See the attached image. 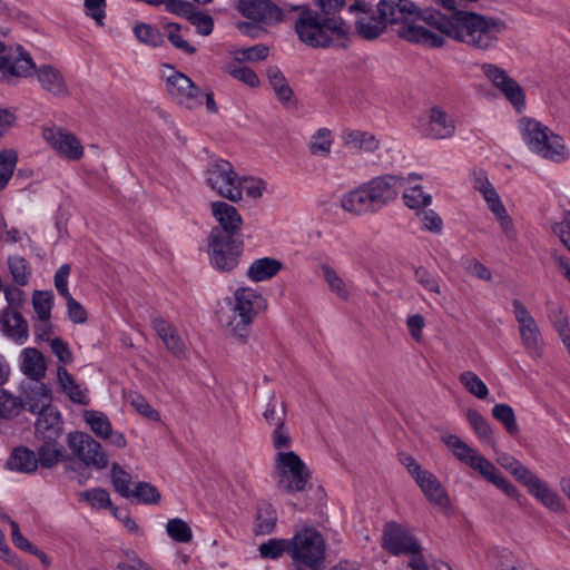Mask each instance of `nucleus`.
<instances>
[{
	"mask_svg": "<svg viewBox=\"0 0 570 570\" xmlns=\"http://www.w3.org/2000/svg\"><path fill=\"white\" fill-rule=\"evenodd\" d=\"M504 29L502 20L474 11L443 13L436 9L417 8L415 14L399 27L397 35L403 40L430 48H441L448 37L485 51L495 47Z\"/></svg>",
	"mask_w": 570,
	"mask_h": 570,
	"instance_id": "obj_1",
	"label": "nucleus"
},
{
	"mask_svg": "<svg viewBox=\"0 0 570 570\" xmlns=\"http://www.w3.org/2000/svg\"><path fill=\"white\" fill-rule=\"evenodd\" d=\"M416 179L420 177L415 174L409 175L407 178L395 175L375 177L361 187L346 193L341 198V206L344 210L356 215L375 213L395 199L405 184Z\"/></svg>",
	"mask_w": 570,
	"mask_h": 570,
	"instance_id": "obj_2",
	"label": "nucleus"
},
{
	"mask_svg": "<svg viewBox=\"0 0 570 570\" xmlns=\"http://www.w3.org/2000/svg\"><path fill=\"white\" fill-rule=\"evenodd\" d=\"M295 31L298 39L312 48L344 46L351 32V26L342 18L321 17L318 12L303 7L296 21Z\"/></svg>",
	"mask_w": 570,
	"mask_h": 570,
	"instance_id": "obj_3",
	"label": "nucleus"
},
{
	"mask_svg": "<svg viewBox=\"0 0 570 570\" xmlns=\"http://www.w3.org/2000/svg\"><path fill=\"white\" fill-rule=\"evenodd\" d=\"M440 439L458 461L478 471L487 481L495 485L509 498L519 500L521 495L518 489L503 476L490 460L468 445L456 434L443 432Z\"/></svg>",
	"mask_w": 570,
	"mask_h": 570,
	"instance_id": "obj_4",
	"label": "nucleus"
},
{
	"mask_svg": "<svg viewBox=\"0 0 570 570\" xmlns=\"http://www.w3.org/2000/svg\"><path fill=\"white\" fill-rule=\"evenodd\" d=\"M266 307L267 301L257 289L252 287L236 289L225 321L226 331L235 337L246 338L249 326Z\"/></svg>",
	"mask_w": 570,
	"mask_h": 570,
	"instance_id": "obj_5",
	"label": "nucleus"
},
{
	"mask_svg": "<svg viewBox=\"0 0 570 570\" xmlns=\"http://www.w3.org/2000/svg\"><path fill=\"white\" fill-rule=\"evenodd\" d=\"M325 550L323 535L311 527L296 531L289 539V558L294 570H323Z\"/></svg>",
	"mask_w": 570,
	"mask_h": 570,
	"instance_id": "obj_6",
	"label": "nucleus"
},
{
	"mask_svg": "<svg viewBox=\"0 0 570 570\" xmlns=\"http://www.w3.org/2000/svg\"><path fill=\"white\" fill-rule=\"evenodd\" d=\"M520 130L524 142L533 153L553 161L566 159L564 140L547 126L531 118H522Z\"/></svg>",
	"mask_w": 570,
	"mask_h": 570,
	"instance_id": "obj_7",
	"label": "nucleus"
},
{
	"mask_svg": "<svg viewBox=\"0 0 570 570\" xmlns=\"http://www.w3.org/2000/svg\"><path fill=\"white\" fill-rule=\"evenodd\" d=\"M275 470L278 476V488L286 493L303 491L309 479L307 466L293 451L276 454Z\"/></svg>",
	"mask_w": 570,
	"mask_h": 570,
	"instance_id": "obj_8",
	"label": "nucleus"
},
{
	"mask_svg": "<svg viewBox=\"0 0 570 570\" xmlns=\"http://www.w3.org/2000/svg\"><path fill=\"white\" fill-rule=\"evenodd\" d=\"M206 181L219 196L230 202L242 199V188H238L239 177L229 161L224 159L212 160L206 170Z\"/></svg>",
	"mask_w": 570,
	"mask_h": 570,
	"instance_id": "obj_9",
	"label": "nucleus"
},
{
	"mask_svg": "<svg viewBox=\"0 0 570 570\" xmlns=\"http://www.w3.org/2000/svg\"><path fill=\"white\" fill-rule=\"evenodd\" d=\"M244 242L242 237L208 236V255L212 266L230 272L239 263Z\"/></svg>",
	"mask_w": 570,
	"mask_h": 570,
	"instance_id": "obj_10",
	"label": "nucleus"
},
{
	"mask_svg": "<svg viewBox=\"0 0 570 570\" xmlns=\"http://www.w3.org/2000/svg\"><path fill=\"white\" fill-rule=\"evenodd\" d=\"M415 128L417 132L428 139H449L455 134L454 118L441 106L434 105L420 116Z\"/></svg>",
	"mask_w": 570,
	"mask_h": 570,
	"instance_id": "obj_11",
	"label": "nucleus"
},
{
	"mask_svg": "<svg viewBox=\"0 0 570 570\" xmlns=\"http://www.w3.org/2000/svg\"><path fill=\"white\" fill-rule=\"evenodd\" d=\"M33 68L35 61L21 46L7 49L0 42V80L10 83L17 78H27Z\"/></svg>",
	"mask_w": 570,
	"mask_h": 570,
	"instance_id": "obj_12",
	"label": "nucleus"
},
{
	"mask_svg": "<svg viewBox=\"0 0 570 570\" xmlns=\"http://www.w3.org/2000/svg\"><path fill=\"white\" fill-rule=\"evenodd\" d=\"M512 307L523 347L530 355L540 356L543 338L535 320L521 301L513 299Z\"/></svg>",
	"mask_w": 570,
	"mask_h": 570,
	"instance_id": "obj_13",
	"label": "nucleus"
},
{
	"mask_svg": "<svg viewBox=\"0 0 570 570\" xmlns=\"http://www.w3.org/2000/svg\"><path fill=\"white\" fill-rule=\"evenodd\" d=\"M166 68L169 70V73L165 75L166 90L169 96L175 101L189 109L202 105L200 89L193 82V80L171 66H166Z\"/></svg>",
	"mask_w": 570,
	"mask_h": 570,
	"instance_id": "obj_14",
	"label": "nucleus"
},
{
	"mask_svg": "<svg viewBox=\"0 0 570 570\" xmlns=\"http://www.w3.org/2000/svg\"><path fill=\"white\" fill-rule=\"evenodd\" d=\"M68 446L88 466L102 470L108 465V458L102 446L87 433H69Z\"/></svg>",
	"mask_w": 570,
	"mask_h": 570,
	"instance_id": "obj_15",
	"label": "nucleus"
},
{
	"mask_svg": "<svg viewBox=\"0 0 570 570\" xmlns=\"http://www.w3.org/2000/svg\"><path fill=\"white\" fill-rule=\"evenodd\" d=\"M237 10L253 22L265 27L279 23L283 10L271 0H238Z\"/></svg>",
	"mask_w": 570,
	"mask_h": 570,
	"instance_id": "obj_16",
	"label": "nucleus"
},
{
	"mask_svg": "<svg viewBox=\"0 0 570 570\" xmlns=\"http://www.w3.org/2000/svg\"><path fill=\"white\" fill-rule=\"evenodd\" d=\"M212 214L218 226L212 229L209 236L242 237L243 219L233 205L225 202H214L212 203Z\"/></svg>",
	"mask_w": 570,
	"mask_h": 570,
	"instance_id": "obj_17",
	"label": "nucleus"
},
{
	"mask_svg": "<svg viewBox=\"0 0 570 570\" xmlns=\"http://www.w3.org/2000/svg\"><path fill=\"white\" fill-rule=\"evenodd\" d=\"M482 70L487 78L519 111L524 107V92L522 88L503 69L491 63H484Z\"/></svg>",
	"mask_w": 570,
	"mask_h": 570,
	"instance_id": "obj_18",
	"label": "nucleus"
},
{
	"mask_svg": "<svg viewBox=\"0 0 570 570\" xmlns=\"http://www.w3.org/2000/svg\"><path fill=\"white\" fill-rule=\"evenodd\" d=\"M382 546L393 556L407 554L420 549L413 534L394 522L384 527Z\"/></svg>",
	"mask_w": 570,
	"mask_h": 570,
	"instance_id": "obj_19",
	"label": "nucleus"
},
{
	"mask_svg": "<svg viewBox=\"0 0 570 570\" xmlns=\"http://www.w3.org/2000/svg\"><path fill=\"white\" fill-rule=\"evenodd\" d=\"M45 140L60 155L77 160L83 155V147L78 138L60 127H48L43 129Z\"/></svg>",
	"mask_w": 570,
	"mask_h": 570,
	"instance_id": "obj_20",
	"label": "nucleus"
},
{
	"mask_svg": "<svg viewBox=\"0 0 570 570\" xmlns=\"http://www.w3.org/2000/svg\"><path fill=\"white\" fill-rule=\"evenodd\" d=\"M51 400L50 389L40 381H35L22 385V397L19 400L20 409L23 407L31 413H40L47 407H52Z\"/></svg>",
	"mask_w": 570,
	"mask_h": 570,
	"instance_id": "obj_21",
	"label": "nucleus"
},
{
	"mask_svg": "<svg viewBox=\"0 0 570 570\" xmlns=\"http://www.w3.org/2000/svg\"><path fill=\"white\" fill-rule=\"evenodd\" d=\"M417 7L410 0H380L377 11L386 26H403L415 12Z\"/></svg>",
	"mask_w": 570,
	"mask_h": 570,
	"instance_id": "obj_22",
	"label": "nucleus"
},
{
	"mask_svg": "<svg viewBox=\"0 0 570 570\" xmlns=\"http://www.w3.org/2000/svg\"><path fill=\"white\" fill-rule=\"evenodd\" d=\"M35 435L38 441H58L62 435V419L60 412L55 407L38 413Z\"/></svg>",
	"mask_w": 570,
	"mask_h": 570,
	"instance_id": "obj_23",
	"label": "nucleus"
},
{
	"mask_svg": "<svg viewBox=\"0 0 570 570\" xmlns=\"http://www.w3.org/2000/svg\"><path fill=\"white\" fill-rule=\"evenodd\" d=\"M0 327L3 335L18 345L28 341L29 325L18 311L3 309L0 315Z\"/></svg>",
	"mask_w": 570,
	"mask_h": 570,
	"instance_id": "obj_24",
	"label": "nucleus"
},
{
	"mask_svg": "<svg viewBox=\"0 0 570 570\" xmlns=\"http://www.w3.org/2000/svg\"><path fill=\"white\" fill-rule=\"evenodd\" d=\"M414 480L430 503L441 509L450 508V498L439 479L432 472L424 470Z\"/></svg>",
	"mask_w": 570,
	"mask_h": 570,
	"instance_id": "obj_25",
	"label": "nucleus"
},
{
	"mask_svg": "<svg viewBox=\"0 0 570 570\" xmlns=\"http://www.w3.org/2000/svg\"><path fill=\"white\" fill-rule=\"evenodd\" d=\"M33 72L37 75L38 82L41 88L56 97H66L68 95V86L61 71L51 65L35 66Z\"/></svg>",
	"mask_w": 570,
	"mask_h": 570,
	"instance_id": "obj_26",
	"label": "nucleus"
},
{
	"mask_svg": "<svg viewBox=\"0 0 570 570\" xmlns=\"http://www.w3.org/2000/svg\"><path fill=\"white\" fill-rule=\"evenodd\" d=\"M20 370L28 379L41 381L47 371L43 354L35 347L23 348L20 353Z\"/></svg>",
	"mask_w": 570,
	"mask_h": 570,
	"instance_id": "obj_27",
	"label": "nucleus"
},
{
	"mask_svg": "<svg viewBox=\"0 0 570 570\" xmlns=\"http://www.w3.org/2000/svg\"><path fill=\"white\" fill-rule=\"evenodd\" d=\"M341 139L346 148L361 153H374L380 148L379 139L364 130L344 129L341 132Z\"/></svg>",
	"mask_w": 570,
	"mask_h": 570,
	"instance_id": "obj_28",
	"label": "nucleus"
},
{
	"mask_svg": "<svg viewBox=\"0 0 570 570\" xmlns=\"http://www.w3.org/2000/svg\"><path fill=\"white\" fill-rule=\"evenodd\" d=\"M153 327L157 335L161 338L166 347L176 356L185 355L186 346L176 328L163 318H155Z\"/></svg>",
	"mask_w": 570,
	"mask_h": 570,
	"instance_id": "obj_29",
	"label": "nucleus"
},
{
	"mask_svg": "<svg viewBox=\"0 0 570 570\" xmlns=\"http://www.w3.org/2000/svg\"><path fill=\"white\" fill-rule=\"evenodd\" d=\"M283 268L281 261L272 257L255 259L248 267L246 275L253 282H265L273 278Z\"/></svg>",
	"mask_w": 570,
	"mask_h": 570,
	"instance_id": "obj_30",
	"label": "nucleus"
},
{
	"mask_svg": "<svg viewBox=\"0 0 570 570\" xmlns=\"http://www.w3.org/2000/svg\"><path fill=\"white\" fill-rule=\"evenodd\" d=\"M530 494L552 511L561 509L560 498L542 480L533 474L524 484Z\"/></svg>",
	"mask_w": 570,
	"mask_h": 570,
	"instance_id": "obj_31",
	"label": "nucleus"
},
{
	"mask_svg": "<svg viewBox=\"0 0 570 570\" xmlns=\"http://www.w3.org/2000/svg\"><path fill=\"white\" fill-rule=\"evenodd\" d=\"M7 466L21 473H33L38 468L36 452L28 448H17L7 461Z\"/></svg>",
	"mask_w": 570,
	"mask_h": 570,
	"instance_id": "obj_32",
	"label": "nucleus"
},
{
	"mask_svg": "<svg viewBox=\"0 0 570 570\" xmlns=\"http://www.w3.org/2000/svg\"><path fill=\"white\" fill-rule=\"evenodd\" d=\"M41 444L37 450L38 465L51 469L59 464L63 459L65 449L59 441H39Z\"/></svg>",
	"mask_w": 570,
	"mask_h": 570,
	"instance_id": "obj_33",
	"label": "nucleus"
},
{
	"mask_svg": "<svg viewBox=\"0 0 570 570\" xmlns=\"http://www.w3.org/2000/svg\"><path fill=\"white\" fill-rule=\"evenodd\" d=\"M489 209L495 215L505 236L512 239L515 236L512 219L507 214L500 197L495 190H488L484 197Z\"/></svg>",
	"mask_w": 570,
	"mask_h": 570,
	"instance_id": "obj_34",
	"label": "nucleus"
},
{
	"mask_svg": "<svg viewBox=\"0 0 570 570\" xmlns=\"http://www.w3.org/2000/svg\"><path fill=\"white\" fill-rule=\"evenodd\" d=\"M320 269L328 289L336 295L337 298L344 302L348 301L351 297V289L342 276L327 264H322Z\"/></svg>",
	"mask_w": 570,
	"mask_h": 570,
	"instance_id": "obj_35",
	"label": "nucleus"
},
{
	"mask_svg": "<svg viewBox=\"0 0 570 570\" xmlns=\"http://www.w3.org/2000/svg\"><path fill=\"white\" fill-rule=\"evenodd\" d=\"M59 385L69 399L77 404H88L87 390L82 389L69 374V372L59 366L57 370Z\"/></svg>",
	"mask_w": 570,
	"mask_h": 570,
	"instance_id": "obj_36",
	"label": "nucleus"
},
{
	"mask_svg": "<svg viewBox=\"0 0 570 570\" xmlns=\"http://www.w3.org/2000/svg\"><path fill=\"white\" fill-rule=\"evenodd\" d=\"M277 521V514L272 504L261 502L257 505L255 532L257 534H269L274 531Z\"/></svg>",
	"mask_w": 570,
	"mask_h": 570,
	"instance_id": "obj_37",
	"label": "nucleus"
},
{
	"mask_svg": "<svg viewBox=\"0 0 570 570\" xmlns=\"http://www.w3.org/2000/svg\"><path fill=\"white\" fill-rule=\"evenodd\" d=\"M549 320L559 333L564 346L570 348V328L567 311L557 303H549Z\"/></svg>",
	"mask_w": 570,
	"mask_h": 570,
	"instance_id": "obj_38",
	"label": "nucleus"
},
{
	"mask_svg": "<svg viewBox=\"0 0 570 570\" xmlns=\"http://www.w3.org/2000/svg\"><path fill=\"white\" fill-rule=\"evenodd\" d=\"M386 28L384 20L379 17L363 16L356 21L358 35L367 40L377 38Z\"/></svg>",
	"mask_w": 570,
	"mask_h": 570,
	"instance_id": "obj_39",
	"label": "nucleus"
},
{
	"mask_svg": "<svg viewBox=\"0 0 570 570\" xmlns=\"http://www.w3.org/2000/svg\"><path fill=\"white\" fill-rule=\"evenodd\" d=\"M132 32L137 40L146 46L156 48L164 43L163 33L150 23L138 22L134 26Z\"/></svg>",
	"mask_w": 570,
	"mask_h": 570,
	"instance_id": "obj_40",
	"label": "nucleus"
},
{
	"mask_svg": "<svg viewBox=\"0 0 570 570\" xmlns=\"http://www.w3.org/2000/svg\"><path fill=\"white\" fill-rule=\"evenodd\" d=\"M267 77L278 100L283 104L289 102L293 97V90L282 71L277 67H271L267 70Z\"/></svg>",
	"mask_w": 570,
	"mask_h": 570,
	"instance_id": "obj_41",
	"label": "nucleus"
},
{
	"mask_svg": "<svg viewBox=\"0 0 570 570\" xmlns=\"http://www.w3.org/2000/svg\"><path fill=\"white\" fill-rule=\"evenodd\" d=\"M332 144L333 137L331 130L320 128L312 135L308 148L314 156L327 157L331 154Z\"/></svg>",
	"mask_w": 570,
	"mask_h": 570,
	"instance_id": "obj_42",
	"label": "nucleus"
},
{
	"mask_svg": "<svg viewBox=\"0 0 570 570\" xmlns=\"http://www.w3.org/2000/svg\"><path fill=\"white\" fill-rule=\"evenodd\" d=\"M111 483L122 498L131 499V475L117 463L111 465Z\"/></svg>",
	"mask_w": 570,
	"mask_h": 570,
	"instance_id": "obj_43",
	"label": "nucleus"
},
{
	"mask_svg": "<svg viewBox=\"0 0 570 570\" xmlns=\"http://www.w3.org/2000/svg\"><path fill=\"white\" fill-rule=\"evenodd\" d=\"M498 463L504 469H507L523 485L534 474L520 461H518L517 459L509 454H501L498 458Z\"/></svg>",
	"mask_w": 570,
	"mask_h": 570,
	"instance_id": "obj_44",
	"label": "nucleus"
},
{
	"mask_svg": "<svg viewBox=\"0 0 570 570\" xmlns=\"http://www.w3.org/2000/svg\"><path fill=\"white\" fill-rule=\"evenodd\" d=\"M85 421L91 431L99 438L107 439L111 432V423L106 414L99 411H86Z\"/></svg>",
	"mask_w": 570,
	"mask_h": 570,
	"instance_id": "obj_45",
	"label": "nucleus"
},
{
	"mask_svg": "<svg viewBox=\"0 0 570 570\" xmlns=\"http://www.w3.org/2000/svg\"><path fill=\"white\" fill-rule=\"evenodd\" d=\"M258 551L262 558L269 560H277L285 552L289 556V539H269L258 547Z\"/></svg>",
	"mask_w": 570,
	"mask_h": 570,
	"instance_id": "obj_46",
	"label": "nucleus"
},
{
	"mask_svg": "<svg viewBox=\"0 0 570 570\" xmlns=\"http://www.w3.org/2000/svg\"><path fill=\"white\" fill-rule=\"evenodd\" d=\"M459 381L469 393L480 400H484L489 394L485 383L472 371L461 373Z\"/></svg>",
	"mask_w": 570,
	"mask_h": 570,
	"instance_id": "obj_47",
	"label": "nucleus"
},
{
	"mask_svg": "<svg viewBox=\"0 0 570 570\" xmlns=\"http://www.w3.org/2000/svg\"><path fill=\"white\" fill-rule=\"evenodd\" d=\"M263 417L269 426H278L286 423V406L284 403L278 405L275 395H272L268 400Z\"/></svg>",
	"mask_w": 570,
	"mask_h": 570,
	"instance_id": "obj_48",
	"label": "nucleus"
},
{
	"mask_svg": "<svg viewBox=\"0 0 570 570\" xmlns=\"http://www.w3.org/2000/svg\"><path fill=\"white\" fill-rule=\"evenodd\" d=\"M492 415L495 420H498L504 425L505 430L510 434L513 435L519 432L515 414L510 405L504 403L495 404L492 409Z\"/></svg>",
	"mask_w": 570,
	"mask_h": 570,
	"instance_id": "obj_49",
	"label": "nucleus"
},
{
	"mask_svg": "<svg viewBox=\"0 0 570 570\" xmlns=\"http://www.w3.org/2000/svg\"><path fill=\"white\" fill-rule=\"evenodd\" d=\"M79 498L90 504L92 509L101 510L111 508L110 495L102 488H94L79 493Z\"/></svg>",
	"mask_w": 570,
	"mask_h": 570,
	"instance_id": "obj_50",
	"label": "nucleus"
},
{
	"mask_svg": "<svg viewBox=\"0 0 570 570\" xmlns=\"http://www.w3.org/2000/svg\"><path fill=\"white\" fill-rule=\"evenodd\" d=\"M17 154L13 150L0 151V190L4 189L11 179L16 165Z\"/></svg>",
	"mask_w": 570,
	"mask_h": 570,
	"instance_id": "obj_51",
	"label": "nucleus"
},
{
	"mask_svg": "<svg viewBox=\"0 0 570 570\" xmlns=\"http://www.w3.org/2000/svg\"><path fill=\"white\" fill-rule=\"evenodd\" d=\"M166 530L168 535L176 542L187 543L193 539L190 527L179 518L169 519Z\"/></svg>",
	"mask_w": 570,
	"mask_h": 570,
	"instance_id": "obj_52",
	"label": "nucleus"
},
{
	"mask_svg": "<svg viewBox=\"0 0 570 570\" xmlns=\"http://www.w3.org/2000/svg\"><path fill=\"white\" fill-rule=\"evenodd\" d=\"M131 493V499H135L139 503L144 504L158 503L161 498L158 489L148 482L137 483L136 487L132 489Z\"/></svg>",
	"mask_w": 570,
	"mask_h": 570,
	"instance_id": "obj_53",
	"label": "nucleus"
},
{
	"mask_svg": "<svg viewBox=\"0 0 570 570\" xmlns=\"http://www.w3.org/2000/svg\"><path fill=\"white\" fill-rule=\"evenodd\" d=\"M165 30L167 33V38L169 42L178 50L193 55L196 52V48L191 46L187 40H185L181 36V28L178 23L170 22L165 26Z\"/></svg>",
	"mask_w": 570,
	"mask_h": 570,
	"instance_id": "obj_54",
	"label": "nucleus"
},
{
	"mask_svg": "<svg viewBox=\"0 0 570 570\" xmlns=\"http://www.w3.org/2000/svg\"><path fill=\"white\" fill-rule=\"evenodd\" d=\"M8 264L14 282L19 286L27 285L30 276V268L27 261L20 256H13L9 257Z\"/></svg>",
	"mask_w": 570,
	"mask_h": 570,
	"instance_id": "obj_55",
	"label": "nucleus"
},
{
	"mask_svg": "<svg viewBox=\"0 0 570 570\" xmlns=\"http://www.w3.org/2000/svg\"><path fill=\"white\" fill-rule=\"evenodd\" d=\"M53 295L51 292L35 291L32 305L38 318H50Z\"/></svg>",
	"mask_w": 570,
	"mask_h": 570,
	"instance_id": "obj_56",
	"label": "nucleus"
},
{
	"mask_svg": "<svg viewBox=\"0 0 570 570\" xmlns=\"http://www.w3.org/2000/svg\"><path fill=\"white\" fill-rule=\"evenodd\" d=\"M466 417L480 440L489 441L491 439V428L488 421L478 411L469 410Z\"/></svg>",
	"mask_w": 570,
	"mask_h": 570,
	"instance_id": "obj_57",
	"label": "nucleus"
},
{
	"mask_svg": "<svg viewBox=\"0 0 570 570\" xmlns=\"http://www.w3.org/2000/svg\"><path fill=\"white\" fill-rule=\"evenodd\" d=\"M415 281L428 292L440 294L441 288L436 275L420 266L414 269Z\"/></svg>",
	"mask_w": 570,
	"mask_h": 570,
	"instance_id": "obj_58",
	"label": "nucleus"
},
{
	"mask_svg": "<svg viewBox=\"0 0 570 570\" xmlns=\"http://www.w3.org/2000/svg\"><path fill=\"white\" fill-rule=\"evenodd\" d=\"M404 203L410 208L425 207L431 202V196L425 194L420 186H413L403 194Z\"/></svg>",
	"mask_w": 570,
	"mask_h": 570,
	"instance_id": "obj_59",
	"label": "nucleus"
},
{
	"mask_svg": "<svg viewBox=\"0 0 570 570\" xmlns=\"http://www.w3.org/2000/svg\"><path fill=\"white\" fill-rule=\"evenodd\" d=\"M129 402L131 406L142 416L147 417L150 421L158 422L160 421V414L156 411L147 400L140 394H132L129 397Z\"/></svg>",
	"mask_w": 570,
	"mask_h": 570,
	"instance_id": "obj_60",
	"label": "nucleus"
},
{
	"mask_svg": "<svg viewBox=\"0 0 570 570\" xmlns=\"http://www.w3.org/2000/svg\"><path fill=\"white\" fill-rule=\"evenodd\" d=\"M269 52L265 45H255L248 48H242L235 52L237 61H259L267 58Z\"/></svg>",
	"mask_w": 570,
	"mask_h": 570,
	"instance_id": "obj_61",
	"label": "nucleus"
},
{
	"mask_svg": "<svg viewBox=\"0 0 570 570\" xmlns=\"http://www.w3.org/2000/svg\"><path fill=\"white\" fill-rule=\"evenodd\" d=\"M187 20L196 28L197 33L202 36H209L213 32L214 20L207 13L195 9Z\"/></svg>",
	"mask_w": 570,
	"mask_h": 570,
	"instance_id": "obj_62",
	"label": "nucleus"
},
{
	"mask_svg": "<svg viewBox=\"0 0 570 570\" xmlns=\"http://www.w3.org/2000/svg\"><path fill=\"white\" fill-rule=\"evenodd\" d=\"M242 194L245 193L252 199L261 198L266 190V184L257 178H239Z\"/></svg>",
	"mask_w": 570,
	"mask_h": 570,
	"instance_id": "obj_63",
	"label": "nucleus"
},
{
	"mask_svg": "<svg viewBox=\"0 0 570 570\" xmlns=\"http://www.w3.org/2000/svg\"><path fill=\"white\" fill-rule=\"evenodd\" d=\"M228 73L244 82L245 85L249 86V87H257L259 85V78L258 76L256 75V72L248 68V67H245V66H232L228 68Z\"/></svg>",
	"mask_w": 570,
	"mask_h": 570,
	"instance_id": "obj_64",
	"label": "nucleus"
}]
</instances>
